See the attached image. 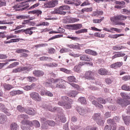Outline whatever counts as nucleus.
<instances>
[{"instance_id": "24", "label": "nucleus", "mask_w": 130, "mask_h": 130, "mask_svg": "<svg viewBox=\"0 0 130 130\" xmlns=\"http://www.w3.org/2000/svg\"><path fill=\"white\" fill-rule=\"evenodd\" d=\"M68 95L69 97H76L78 95V91H71L70 93H68Z\"/></svg>"}, {"instance_id": "29", "label": "nucleus", "mask_w": 130, "mask_h": 130, "mask_svg": "<svg viewBox=\"0 0 130 130\" xmlns=\"http://www.w3.org/2000/svg\"><path fill=\"white\" fill-rule=\"evenodd\" d=\"M124 123L127 125L130 123V116H126L125 117L123 118Z\"/></svg>"}, {"instance_id": "54", "label": "nucleus", "mask_w": 130, "mask_h": 130, "mask_svg": "<svg viewBox=\"0 0 130 130\" xmlns=\"http://www.w3.org/2000/svg\"><path fill=\"white\" fill-rule=\"evenodd\" d=\"M47 123L50 126H54V125H55V122L53 121H47Z\"/></svg>"}, {"instance_id": "9", "label": "nucleus", "mask_w": 130, "mask_h": 130, "mask_svg": "<svg viewBox=\"0 0 130 130\" xmlns=\"http://www.w3.org/2000/svg\"><path fill=\"white\" fill-rule=\"evenodd\" d=\"M84 78L87 80H94V72L92 71H87L84 75Z\"/></svg>"}, {"instance_id": "7", "label": "nucleus", "mask_w": 130, "mask_h": 130, "mask_svg": "<svg viewBox=\"0 0 130 130\" xmlns=\"http://www.w3.org/2000/svg\"><path fill=\"white\" fill-rule=\"evenodd\" d=\"M0 110H2L3 112L5 113L6 115L8 116H10V115H12V114L10 112V110L8 109L7 107H6V106L3 104L0 103Z\"/></svg>"}, {"instance_id": "56", "label": "nucleus", "mask_w": 130, "mask_h": 130, "mask_svg": "<svg viewBox=\"0 0 130 130\" xmlns=\"http://www.w3.org/2000/svg\"><path fill=\"white\" fill-rule=\"evenodd\" d=\"M48 109L49 110V111H51V112H54V111H55L56 110V109H57V108L56 107H54V108H52V106H49L48 107Z\"/></svg>"}, {"instance_id": "52", "label": "nucleus", "mask_w": 130, "mask_h": 130, "mask_svg": "<svg viewBox=\"0 0 130 130\" xmlns=\"http://www.w3.org/2000/svg\"><path fill=\"white\" fill-rule=\"evenodd\" d=\"M14 9H16L17 11H21V8H22V5H21V3L19 4L16 5L14 6Z\"/></svg>"}, {"instance_id": "16", "label": "nucleus", "mask_w": 130, "mask_h": 130, "mask_svg": "<svg viewBox=\"0 0 130 130\" xmlns=\"http://www.w3.org/2000/svg\"><path fill=\"white\" fill-rule=\"evenodd\" d=\"M7 121V116L3 113H0V123H4Z\"/></svg>"}, {"instance_id": "60", "label": "nucleus", "mask_w": 130, "mask_h": 130, "mask_svg": "<svg viewBox=\"0 0 130 130\" xmlns=\"http://www.w3.org/2000/svg\"><path fill=\"white\" fill-rule=\"evenodd\" d=\"M40 94L41 95V96H44L45 95H46V90H45V89H41V91H40Z\"/></svg>"}, {"instance_id": "3", "label": "nucleus", "mask_w": 130, "mask_h": 130, "mask_svg": "<svg viewBox=\"0 0 130 130\" xmlns=\"http://www.w3.org/2000/svg\"><path fill=\"white\" fill-rule=\"evenodd\" d=\"M29 96L32 100L36 101V102H40L42 100V98L40 96V94L38 93V92H31L29 94Z\"/></svg>"}, {"instance_id": "47", "label": "nucleus", "mask_w": 130, "mask_h": 130, "mask_svg": "<svg viewBox=\"0 0 130 130\" xmlns=\"http://www.w3.org/2000/svg\"><path fill=\"white\" fill-rule=\"evenodd\" d=\"M32 14H36L37 16H39V15H41L42 14V11L40 10H34L31 11Z\"/></svg>"}, {"instance_id": "34", "label": "nucleus", "mask_w": 130, "mask_h": 130, "mask_svg": "<svg viewBox=\"0 0 130 130\" xmlns=\"http://www.w3.org/2000/svg\"><path fill=\"white\" fill-rule=\"evenodd\" d=\"M102 117L100 116V114H95L93 116V119L94 120H96L97 121L98 120L101 119Z\"/></svg>"}, {"instance_id": "23", "label": "nucleus", "mask_w": 130, "mask_h": 130, "mask_svg": "<svg viewBox=\"0 0 130 130\" xmlns=\"http://www.w3.org/2000/svg\"><path fill=\"white\" fill-rule=\"evenodd\" d=\"M27 3H28V1H26L25 2H22V3H20V5H22V8H23V7H25L23 8H21L20 9L21 11H24V10H27V8L29 7V6H28V4H27Z\"/></svg>"}, {"instance_id": "6", "label": "nucleus", "mask_w": 130, "mask_h": 130, "mask_svg": "<svg viewBox=\"0 0 130 130\" xmlns=\"http://www.w3.org/2000/svg\"><path fill=\"white\" fill-rule=\"evenodd\" d=\"M56 5H58V1L52 0L44 4V8H54Z\"/></svg>"}, {"instance_id": "30", "label": "nucleus", "mask_w": 130, "mask_h": 130, "mask_svg": "<svg viewBox=\"0 0 130 130\" xmlns=\"http://www.w3.org/2000/svg\"><path fill=\"white\" fill-rule=\"evenodd\" d=\"M82 28L81 24H73V30H79Z\"/></svg>"}, {"instance_id": "45", "label": "nucleus", "mask_w": 130, "mask_h": 130, "mask_svg": "<svg viewBox=\"0 0 130 130\" xmlns=\"http://www.w3.org/2000/svg\"><path fill=\"white\" fill-rule=\"evenodd\" d=\"M17 109L18 110V111H19V112H24V111H25V108L20 105L17 106Z\"/></svg>"}, {"instance_id": "14", "label": "nucleus", "mask_w": 130, "mask_h": 130, "mask_svg": "<svg viewBox=\"0 0 130 130\" xmlns=\"http://www.w3.org/2000/svg\"><path fill=\"white\" fill-rule=\"evenodd\" d=\"M36 86V84L32 83L30 85H26L23 87V89L25 91H30V90H32V89H34Z\"/></svg>"}, {"instance_id": "25", "label": "nucleus", "mask_w": 130, "mask_h": 130, "mask_svg": "<svg viewBox=\"0 0 130 130\" xmlns=\"http://www.w3.org/2000/svg\"><path fill=\"white\" fill-rule=\"evenodd\" d=\"M68 82L69 83H77V80H76V78L74 76H70L68 77Z\"/></svg>"}, {"instance_id": "44", "label": "nucleus", "mask_w": 130, "mask_h": 130, "mask_svg": "<svg viewBox=\"0 0 130 130\" xmlns=\"http://www.w3.org/2000/svg\"><path fill=\"white\" fill-rule=\"evenodd\" d=\"M17 53H23V52H29V51L23 49H18L16 50Z\"/></svg>"}, {"instance_id": "59", "label": "nucleus", "mask_w": 130, "mask_h": 130, "mask_svg": "<svg viewBox=\"0 0 130 130\" xmlns=\"http://www.w3.org/2000/svg\"><path fill=\"white\" fill-rule=\"evenodd\" d=\"M73 18L70 17V16H67L66 18V23H70L71 24H72V22H71V21H72Z\"/></svg>"}, {"instance_id": "12", "label": "nucleus", "mask_w": 130, "mask_h": 130, "mask_svg": "<svg viewBox=\"0 0 130 130\" xmlns=\"http://www.w3.org/2000/svg\"><path fill=\"white\" fill-rule=\"evenodd\" d=\"M122 64H123L122 62H117L110 65V68L111 69H118V68L122 67Z\"/></svg>"}, {"instance_id": "11", "label": "nucleus", "mask_w": 130, "mask_h": 130, "mask_svg": "<svg viewBox=\"0 0 130 130\" xmlns=\"http://www.w3.org/2000/svg\"><path fill=\"white\" fill-rule=\"evenodd\" d=\"M98 73L99 75H101V76H108L110 75V72H109L108 70L104 68L100 69L99 70Z\"/></svg>"}, {"instance_id": "21", "label": "nucleus", "mask_w": 130, "mask_h": 130, "mask_svg": "<svg viewBox=\"0 0 130 130\" xmlns=\"http://www.w3.org/2000/svg\"><path fill=\"white\" fill-rule=\"evenodd\" d=\"M19 128V125L16 122H12L10 125L11 130H17Z\"/></svg>"}, {"instance_id": "18", "label": "nucleus", "mask_w": 130, "mask_h": 130, "mask_svg": "<svg viewBox=\"0 0 130 130\" xmlns=\"http://www.w3.org/2000/svg\"><path fill=\"white\" fill-rule=\"evenodd\" d=\"M30 126H32V125H34L35 127H36L37 128L38 127H40V123L39 121L35 120L31 122V123L30 124Z\"/></svg>"}, {"instance_id": "38", "label": "nucleus", "mask_w": 130, "mask_h": 130, "mask_svg": "<svg viewBox=\"0 0 130 130\" xmlns=\"http://www.w3.org/2000/svg\"><path fill=\"white\" fill-rule=\"evenodd\" d=\"M96 122L98 123V124L99 125H103L104 124L105 121L103 120V118L102 117L101 119H100L98 121H96Z\"/></svg>"}, {"instance_id": "22", "label": "nucleus", "mask_w": 130, "mask_h": 130, "mask_svg": "<svg viewBox=\"0 0 130 130\" xmlns=\"http://www.w3.org/2000/svg\"><path fill=\"white\" fill-rule=\"evenodd\" d=\"M21 72L23 71V67H21L18 68H15L13 70L12 73L14 74H17V73H21Z\"/></svg>"}, {"instance_id": "1", "label": "nucleus", "mask_w": 130, "mask_h": 130, "mask_svg": "<svg viewBox=\"0 0 130 130\" xmlns=\"http://www.w3.org/2000/svg\"><path fill=\"white\" fill-rule=\"evenodd\" d=\"M64 83L66 82L64 80L60 79H51V82H46L45 83V85L46 87H51V88H52L53 89H55V88H64V85L63 84H61L60 85H58V84H56V83L59 82L60 83ZM51 84H53V85H51Z\"/></svg>"}, {"instance_id": "32", "label": "nucleus", "mask_w": 130, "mask_h": 130, "mask_svg": "<svg viewBox=\"0 0 130 130\" xmlns=\"http://www.w3.org/2000/svg\"><path fill=\"white\" fill-rule=\"evenodd\" d=\"M121 89L124 91H130V86L126 84H124L121 86Z\"/></svg>"}, {"instance_id": "13", "label": "nucleus", "mask_w": 130, "mask_h": 130, "mask_svg": "<svg viewBox=\"0 0 130 130\" xmlns=\"http://www.w3.org/2000/svg\"><path fill=\"white\" fill-rule=\"evenodd\" d=\"M24 91L23 90H13L10 92V94L11 96H16V95H21V94H23Z\"/></svg>"}, {"instance_id": "39", "label": "nucleus", "mask_w": 130, "mask_h": 130, "mask_svg": "<svg viewBox=\"0 0 130 130\" xmlns=\"http://www.w3.org/2000/svg\"><path fill=\"white\" fill-rule=\"evenodd\" d=\"M122 48H124L122 46H114L113 47V50H120Z\"/></svg>"}, {"instance_id": "46", "label": "nucleus", "mask_w": 130, "mask_h": 130, "mask_svg": "<svg viewBox=\"0 0 130 130\" xmlns=\"http://www.w3.org/2000/svg\"><path fill=\"white\" fill-rule=\"evenodd\" d=\"M4 87L6 90H11V89H13V86L9 84H4Z\"/></svg>"}, {"instance_id": "55", "label": "nucleus", "mask_w": 130, "mask_h": 130, "mask_svg": "<svg viewBox=\"0 0 130 130\" xmlns=\"http://www.w3.org/2000/svg\"><path fill=\"white\" fill-rule=\"evenodd\" d=\"M71 86L75 88V89H77V90H80V86H79L78 84H76L75 83H72L71 84Z\"/></svg>"}, {"instance_id": "8", "label": "nucleus", "mask_w": 130, "mask_h": 130, "mask_svg": "<svg viewBox=\"0 0 130 130\" xmlns=\"http://www.w3.org/2000/svg\"><path fill=\"white\" fill-rule=\"evenodd\" d=\"M37 28L36 27H31L27 28H26L25 29H22V32H24L25 34H26L27 35H29V36H31L32 34L34 33V32L32 30H36Z\"/></svg>"}, {"instance_id": "51", "label": "nucleus", "mask_w": 130, "mask_h": 130, "mask_svg": "<svg viewBox=\"0 0 130 130\" xmlns=\"http://www.w3.org/2000/svg\"><path fill=\"white\" fill-rule=\"evenodd\" d=\"M120 95H121V97H122V98H123L124 99H130L128 97V96H127V95H126V94H125L124 92H121L120 93Z\"/></svg>"}, {"instance_id": "43", "label": "nucleus", "mask_w": 130, "mask_h": 130, "mask_svg": "<svg viewBox=\"0 0 130 130\" xmlns=\"http://www.w3.org/2000/svg\"><path fill=\"white\" fill-rule=\"evenodd\" d=\"M67 46L70 48H74L75 49H79L80 48V47L77 45H67Z\"/></svg>"}, {"instance_id": "35", "label": "nucleus", "mask_w": 130, "mask_h": 130, "mask_svg": "<svg viewBox=\"0 0 130 130\" xmlns=\"http://www.w3.org/2000/svg\"><path fill=\"white\" fill-rule=\"evenodd\" d=\"M124 55H125V53H118V54H115L112 57V58L113 59H114V58H116V57H120L121 56H124Z\"/></svg>"}, {"instance_id": "42", "label": "nucleus", "mask_w": 130, "mask_h": 130, "mask_svg": "<svg viewBox=\"0 0 130 130\" xmlns=\"http://www.w3.org/2000/svg\"><path fill=\"white\" fill-rule=\"evenodd\" d=\"M16 19H18L19 20H23L24 19H28V16L26 15H19L16 16Z\"/></svg>"}, {"instance_id": "31", "label": "nucleus", "mask_w": 130, "mask_h": 130, "mask_svg": "<svg viewBox=\"0 0 130 130\" xmlns=\"http://www.w3.org/2000/svg\"><path fill=\"white\" fill-rule=\"evenodd\" d=\"M78 101L81 103V104H87V101L84 97H81L78 99Z\"/></svg>"}, {"instance_id": "4", "label": "nucleus", "mask_w": 130, "mask_h": 130, "mask_svg": "<svg viewBox=\"0 0 130 130\" xmlns=\"http://www.w3.org/2000/svg\"><path fill=\"white\" fill-rule=\"evenodd\" d=\"M18 118L21 119V118H23V120H22L21 122L22 124H28V125H30V123H32V121L27 120L28 118H29V117H28V115H20L18 116Z\"/></svg>"}, {"instance_id": "5", "label": "nucleus", "mask_w": 130, "mask_h": 130, "mask_svg": "<svg viewBox=\"0 0 130 130\" xmlns=\"http://www.w3.org/2000/svg\"><path fill=\"white\" fill-rule=\"evenodd\" d=\"M53 14H59V15H66V6H62L59 8L55 9Z\"/></svg>"}, {"instance_id": "61", "label": "nucleus", "mask_w": 130, "mask_h": 130, "mask_svg": "<svg viewBox=\"0 0 130 130\" xmlns=\"http://www.w3.org/2000/svg\"><path fill=\"white\" fill-rule=\"evenodd\" d=\"M123 14H126V15H130V10L128 11L127 9H122Z\"/></svg>"}, {"instance_id": "62", "label": "nucleus", "mask_w": 130, "mask_h": 130, "mask_svg": "<svg viewBox=\"0 0 130 130\" xmlns=\"http://www.w3.org/2000/svg\"><path fill=\"white\" fill-rule=\"evenodd\" d=\"M123 81H128L130 80V76H126L122 77Z\"/></svg>"}, {"instance_id": "53", "label": "nucleus", "mask_w": 130, "mask_h": 130, "mask_svg": "<svg viewBox=\"0 0 130 130\" xmlns=\"http://www.w3.org/2000/svg\"><path fill=\"white\" fill-rule=\"evenodd\" d=\"M0 24H5L7 25H12V24H14V22L10 21L9 22H6L5 21H0Z\"/></svg>"}, {"instance_id": "20", "label": "nucleus", "mask_w": 130, "mask_h": 130, "mask_svg": "<svg viewBox=\"0 0 130 130\" xmlns=\"http://www.w3.org/2000/svg\"><path fill=\"white\" fill-rule=\"evenodd\" d=\"M82 66H84V63H80L79 65L76 66L74 68V71L76 72V73H80L81 72L80 69Z\"/></svg>"}, {"instance_id": "49", "label": "nucleus", "mask_w": 130, "mask_h": 130, "mask_svg": "<svg viewBox=\"0 0 130 130\" xmlns=\"http://www.w3.org/2000/svg\"><path fill=\"white\" fill-rule=\"evenodd\" d=\"M92 8H83L82 9L81 12L82 13H85V12H92Z\"/></svg>"}, {"instance_id": "17", "label": "nucleus", "mask_w": 130, "mask_h": 130, "mask_svg": "<svg viewBox=\"0 0 130 130\" xmlns=\"http://www.w3.org/2000/svg\"><path fill=\"white\" fill-rule=\"evenodd\" d=\"M33 74L35 77H41L44 75V73L41 71H34Z\"/></svg>"}, {"instance_id": "48", "label": "nucleus", "mask_w": 130, "mask_h": 130, "mask_svg": "<svg viewBox=\"0 0 130 130\" xmlns=\"http://www.w3.org/2000/svg\"><path fill=\"white\" fill-rule=\"evenodd\" d=\"M98 102L99 103H101V104H106V101L102 98H99L98 99Z\"/></svg>"}, {"instance_id": "19", "label": "nucleus", "mask_w": 130, "mask_h": 130, "mask_svg": "<svg viewBox=\"0 0 130 130\" xmlns=\"http://www.w3.org/2000/svg\"><path fill=\"white\" fill-rule=\"evenodd\" d=\"M121 36H124V34H115V35H110L108 36L109 38H111L112 39H116L118 37H121Z\"/></svg>"}, {"instance_id": "10", "label": "nucleus", "mask_w": 130, "mask_h": 130, "mask_svg": "<svg viewBox=\"0 0 130 130\" xmlns=\"http://www.w3.org/2000/svg\"><path fill=\"white\" fill-rule=\"evenodd\" d=\"M76 110L78 111V113H79L80 115H82V116L86 114L87 112H88L86 109L80 107H77Z\"/></svg>"}, {"instance_id": "50", "label": "nucleus", "mask_w": 130, "mask_h": 130, "mask_svg": "<svg viewBox=\"0 0 130 130\" xmlns=\"http://www.w3.org/2000/svg\"><path fill=\"white\" fill-rule=\"evenodd\" d=\"M48 52L50 54H53V53H54V52H55V49H54V48H49L48 50Z\"/></svg>"}, {"instance_id": "36", "label": "nucleus", "mask_w": 130, "mask_h": 130, "mask_svg": "<svg viewBox=\"0 0 130 130\" xmlns=\"http://www.w3.org/2000/svg\"><path fill=\"white\" fill-rule=\"evenodd\" d=\"M36 112H35V110H34V109L28 110L26 111V113L27 114H29V115H35Z\"/></svg>"}, {"instance_id": "64", "label": "nucleus", "mask_w": 130, "mask_h": 130, "mask_svg": "<svg viewBox=\"0 0 130 130\" xmlns=\"http://www.w3.org/2000/svg\"><path fill=\"white\" fill-rule=\"evenodd\" d=\"M85 130H98L97 127H94L93 128L90 127V126L86 127Z\"/></svg>"}, {"instance_id": "58", "label": "nucleus", "mask_w": 130, "mask_h": 130, "mask_svg": "<svg viewBox=\"0 0 130 130\" xmlns=\"http://www.w3.org/2000/svg\"><path fill=\"white\" fill-rule=\"evenodd\" d=\"M72 101H70L69 102H68L66 104V108L67 109H69V108H71L72 106Z\"/></svg>"}, {"instance_id": "27", "label": "nucleus", "mask_w": 130, "mask_h": 130, "mask_svg": "<svg viewBox=\"0 0 130 130\" xmlns=\"http://www.w3.org/2000/svg\"><path fill=\"white\" fill-rule=\"evenodd\" d=\"M17 66H19V62H14L12 63V64H10L8 67V69H13V68H16Z\"/></svg>"}, {"instance_id": "2", "label": "nucleus", "mask_w": 130, "mask_h": 130, "mask_svg": "<svg viewBox=\"0 0 130 130\" xmlns=\"http://www.w3.org/2000/svg\"><path fill=\"white\" fill-rule=\"evenodd\" d=\"M126 16L124 15H120L113 16L110 18L111 22H112L113 25H121V26H124L125 24L123 22H120V21H124L126 20Z\"/></svg>"}, {"instance_id": "41", "label": "nucleus", "mask_w": 130, "mask_h": 130, "mask_svg": "<svg viewBox=\"0 0 130 130\" xmlns=\"http://www.w3.org/2000/svg\"><path fill=\"white\" fill-rule=\"evenodd\" d=\"M22 70L23 72L24 71H32V70H33V68H32V66H31L25 67H22Z\"/></svg>"}, {"instance_id": "33", "label": "nucleus", "mask_w": 130, "mask_h": 130, "mask_svg": "<svg viewBox=\"0 0 130 130\" xmlns=\"http://www.w3.org/2000/svg\"><path fill=\"white\" fill-rule=\"evenodd\" d=\"M92 104H93V105H95V106H96V107H99V108H103V106L98 103H97V102H96L95 101H93L92 102Z\"/></svg>"}, {"instance_id": "37", "label": "nucleus", "mask_w": 130, "mask_h": 130, "mask_svg": "<svg viewBox=\"0 0 130 130\" xmlns=\"http://www.w3.org/2000/svg\"><path fill=\"white\" fill-rule=\"evenodd\" d=\"M27 81H28V82H35L36 81H37V79L34 77H27Z\"/></svg>"}, {"instance_id": "28", "label": "nucleus", "mask_w": 130, "mask_h": 130, "mask_svg": "<svg viewBox=\"0 0 130 130\" xmlns=\"http://www.w3.org/2000/svg\"><path fill=\"white\" fill-rule=\"evenodd\" d=\"M40 60H45L47 61H51L52 60V58L51 57H45V56H43L40 58Z\"/></svg>"}, {"instance_id": "26", "label": "nucleus", "mask_w": 130, "mask_h": 130, "mask_svg": "<svg viewBox=\"0 0 130 130\" xmlns=\"http://www.w3.org/2000/svg\"><path fill=\"white\" fill-rule=\"evenodd\" d=\"M121 102H122V100H119L117 101V103H119V104H120L122 106H126V105H128L130 104V102L128 101H126L124 102L125 104L124 105L122 104V103Z\"/></svg>"}, {"instance_id": "63", "label": "nucleus", "mask_w": 130, "mask_h": 130, "mask_svg": "<svg viewBox=\"0 0 130 130\" xmlns=\"http://www.w3.org/2000/svg\"><path fill=\"white\" fill-rule=\"evenodd\" d=\"M112 129V127H111V125H106L105 127L104 130H111Z\"/></svg>"}, {"instance_id": "15", "label": "nucleus", "mask_w": 130, "mask_h": 130, "mask_svg": "<svg viewBox=\"0 0 130 130\" xmlns=\"http://www.w3.org/2000/svg\"><path fill=\"white\" fill-rule=\"evenodd\" d=\"M80 59L81 60H85L86 61H92V59L91 58H90L89 57H88L86 55H82L81 56H80Z\"/></svg>"}, {"instance_id": "40", "label": "nucleus", "mask_w": 130, "mask_h": 130, "mask_svg": "<svg viewBox=\"0 0 130 130\" xmlns=\"http://www.w3.org/2000/svg\"><path fill=\"white\" fill-rule=\"evenodd\" d=\"M104 20V17H102L101 19H93V23H94V24H98V23H101V22H102V21H103Z\"/></svg>"}, {"instance_id": "57", "label": "nucleus", "mask_w": 130, "mask_h": 130, "mask_svg": "<svg viewBox=\"0 0 130 130\" xmlns=\"http://www.w3.org/2000/svg\"><path fill=\"white\" fill-rule=\"evenodd\" d=\"M67 38H70V39H72V40H75V41H77V40H80V38L76 37H67Z\"/></svg>"}]
</instances>
